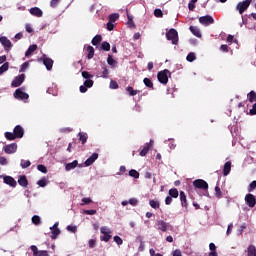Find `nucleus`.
Masks as SVG:
<instances>
[{
    "label": "nucleus",
    "mask_w": 256,
    "mask_h": 256,
    "mask_svg": "<svg viewBox=\"0 0 256 256\" xmlns=\"http://www.w3.org/2000/svg\"><path fill=\"white\" fill-rule=\"evenodd\" d=\"M166 38L168 41H172V45H177L179 41V34L177 33V30L172 28L166 33Z\"/></svg>",
    "instance_id": "f257e3e1"
},
{
    "label": "nucleus",
    "mask_w": 256,
    "mask_h": 256,
    "mask_svg": "<svg viewBox=\"0 0 256 256\" xmlns=\"http://www.w3.org/2000/svg\"><path fill=\"white\" fill-rule=\"evenodd\" d=\"M251 1L253 0H245L243 2H239L236 6V11H239L240 15H243L247 9H249V5H251Z\"/></svg>",
    "instance_id": "f03ea898"
},
{
    "label": "nucleus",
    "mask_w": 256,
    "mask_h": 256,
    "mask_svg": "<svg viewBox=\"0 0 256 256\" xmlns=\"http://www.w3.org/2000/svg\"><path fill=\"white\" fill-rule=\"evenodd\" d=\"M100 232L102 233V237H100L101 241H105L107 243L111 239V229H109L107 226H103L100 228Z\"/></svg>",
    "instance_id": "7ed1b4c3"
},
{
    "label": "nucleus",
    "mask_w": 256,
    "mask_h": 256,
    "mask_svg": "<svg viewBox=\"0 0 256 256\" xmlns=\"http://www.w3.org/2000/svg\"><path fill=\"white\" fill-rule=\"evenodd\" d=\"M158 81L162 83V85H167V83H169V70L159 72Z\"/></svg>",
    "instance_id": "20e7f679"
},
{
    "label": "nucleus",
    "mask_w": 256,
    "mask_h": 256,
    "mask_svg": "<svg viewBox=\"0 0 256 256\" xmlns=\"http://www.w3.org/2000/svg\"><path fill=\"white\" fill-rule=\"evenodd\" d=\"M199 23L207 27L209 25H213V23H215V20L211 17V15H206V16H201L199 18Z\"/></svg>",
    "instance_id": "39448f33"
},
{
    "label": "nucleus",
    "mask_w": 256,
    "mask_h": 256,
    "mask_svg": "<svg viewBox=\"0 0 256 256\" xmlns=\"http://www.w3.org/2000/svg\"><path fill=\"white\" fill-rule=\"evenodd\" d=\"M156 225L158 227V231H163L164 233L171 229V225L163 220H157Z\"/></svg>",
    "instance_id": "423d86ee"
},
{
    "label": "nucleus",
    "mask_w": 256,
    "mask_h": 256,
    "mask_svg": "<svg viewBox=\"0 0 256 256\" xmlns=\"http://www.w3.org/2000/svg\"><path fill=\"white\" fill-rule=\"evenodd\" d=\"M194 187H196V189H204L207 190L209 189V184H207V182L203 179H197L193 182Z\"/></svg>",
    "instance_id": "0eeeda50"
},
{
    "label": "nucleus",
    "mask_w": 256,
    "mask_h": 256,
    "mask_svg": "<svg viewBox=\"0 0 256 256\" xmlns=\"http://www.w3.org/2000/svg\"><path fill=\"white\" fill-rule=\"evenodd\" d=\"M0 43H1V45H3L5 51H9V49H11L13 47L11 40H9L5 36L0 37Z\"/></svg>",
    "instance_id": "6e6552de"
},
{
    "label": "nucleus",
    "mask_w": 256,
    "mask_h": 256,
    "mask_svg": "<svg viewBox=\"0 0 256 256\" xmlns=\"http://www.w3.org/2000/svg\"><path fill=\"white\" fill-rule=\"evenodd\" d=\"M244 200H245V203L248 205V207H251V208L255 207L256 199L253 194H247Z\"/></svg>",
    "instance_id": "1a4fd4ad"
},
{
    "label": "nucleus",
    "mask_w": 256,
    "mask_h": 256,
    "mask_svg": "<svg viewBox=\"0 0 256 256\" xmlns=\"http://www.w3.org/2000/svg\"><path fill=\"white\" fill-rule=\"evenodd\" d=\"M40 59L41 61H43V64L45 65L47 71H51V69H53V60L51 58H48L44 55Z\"/></svg>",
    "instance_id": "9d476101"
},
{
    "label": "nucleus",
    "mask_w": 256,
    "mask_h": 256,
    "mask_svg": "<svg viewBox=\"0 0 256 256\" xmlns=\"http://www.w3.org/2000/svg\"><path fill=\"white\" fill-rule=\"evenodd\" d=\"M99 159V154L93 153L85 162L84 165L85 167H89L95 163Z\"/></svg>",
    "instance_id": "9b49d317"
},
{
    "label": "nucleus",
    "mask_w": 256,
    "mask_h": 256,
    "mask_svg": "<svg viewBox=\"0 0 256 256\" xmlns=\"http://www.w3.org/2000/svg\"><path fill=\"white\" fill-rule=\"evenodd\" d=\"M23 81H25V74H21L20 76L16 77L12 83L11 86L12 87H19L21 86V84L23 83Z\"/></svg>",
    "instance_id": "f8f14e48"
},
{
    "label": "nucleus",
    "mask_w": 256,
    "mask_h": 256,
    "mask_svg": "<svg viewBox=\"0 0 256 256\" xmlns=\"http://www.w3.org/2000/svg\"><path fill=\"white\" fill-rule=\"evenodd\" d=\"M15 99H29V94L23 92L21 88L17 89L14 93Z\"/></svg>",
    "instance_id": "ddd939ff"
},
{
    "label": "nucleus",
    "mask_w": 256,
    "mask_h": 256,
    "mask_svg": "<svg viewBox=\"0 0 256 256\" xmlns=\"http://www.w3.org/2000/svg\"><path fill=\"white\" fill-rule=\"evenodd\" d=\"M3 151L7 153L8 155H11L12 153H15L17 151V144H9L4 146Z\"/></svg>",
    "instance_id": "4468645a"
},
{
    "label": "nucleus",
    "mask_w": 256,
    "mask_h": 256,
    "mask_svg": "<svg viewBox=\"0 0 256 256\" xmlns=\"http://www.w3.org/2000/svg\"><path fill=\"white\" fill-rule=\"evenodd\" d=\"M34 17H43V11L38 7H33L29 10Z\"/></svg>",
    "instance_id": "2eb2a0df"
},
{
    "label": "nucleus",
    "mask_w": 256,
    "mask_h": 256,
    "mask_svg": "<svg viewBox=\"0 0 256 256\" xmlns=\"http://www.w3.org/2000/svg\"><path fill=\"white\" fill-rule=\"evenodd\" d=\"M4 183H6V185H10V187H16L17 186V181H15V179L11 176H5L4 177Z\"/></svg>",
    "instance_id": "dca6fc26"
},
{
    "label": "nucleus",
    "mask_w": 256,
    "mask_h": 256,
    "mask_svg": "<svg viewBox=\"0 0 256 256\" xmlns=\"http://www.w3.org/2000/svg\"><path fill=\"white\" fill-rule=\"evenodd\" d=\"M14 135L18 139H21V137H23V135H24L23 127H21L20 125L16 126L14 128Z\"/></svg>",
    "instance_id": "f3484780"
},
{
    "label": "nucleus",
    "mask_w": 256,
    "mask_h": 256,
    "mask_svg": "<svg viewBox=\"0 0 256 256\" xmlns=\"http://www.w3.org/2000/svg\"><path fill=\"white\" fill-rule=\"evenodd\" d=\"M231 173V162L228 161L224 164V169H223V175L224 177H227Z\"/></svg>",
    "instance_id": "a211bd4d"
},
{
    "label": "nucleus",
    "mask_w": 256,
    "mask_h": 256,
    "mask_svg": "<svg viewBox=\"0 0 256 256\" xmlns=\"http://www.w3.org/2000/svg\"><path fill=\"white\" fill-rule=\"evenodd\" d=\"M152 143H153V140H150V144H146L144 146V148L140 152L141 157H145V155H147V153H149V149H150Z\"/></svg>",
    "instance_id": "6ab92c4d"
},
{
    "label": "nucleus",
    "mask_w": 256,
    "mask_h": 256,
    "mask_svg": "<svg viewBox=\"0 0 256 256\" xmlns=\"http://www.w3.org/2000/svg\"><path fill=\"white\" fill-rule=\"evenodd\" d=\"M79 165V162L77 160H74L71 163L66 164L65 169L66 171H72V169H75Z\"/></svg>",
    "instance_id": "aec40b11"
},
{
    "label": "nucleus",
    "mask_w": 256,
    "mask_h": 256,
    "mask_svg": "<svg viewBox=\"0 0 256 256\" xmlns=\"http://www.w3.org/2000/svg\"><path fill=\"white\" fill-rule=\"evenodd\" d=\"M34 51H37V45H35V44L31 45L28 48V50L25 53V57H30V55H32Z\"/></svg>",
    "instance_id": "412c9836"
},
{
    "label": "nucleus",
    "mask_w": 256,
    "mask_h": 256,
    "mask_svg": "<svg viewBox=\"0 0 256 256\" xmlns=\"http://www.w3.org/2000/svg\"><path fill=\"white\" fill-rule=\"evenodd\" d=\"M190 31L195 37H201V31L196 26H190Z\"/></svg>",
    "instance_id": "4be33fe9"
},
{
    "label": "nucleus",
    "mask_w": 256,
    "mask_h": 256,
    "mask_svg": "<svg viewBox=\"0 0 256 256\" xmlns=\"http://www.w3.org/2000/svg\"><path fill=\"white\" fill-rule=\"evenodd\" d=\"M180 201L182 207H187V196L185 195V192H180Z\"/></svg>",
    "instance_id": "5701e85b"
},
{
    "label": "nucleus",
    "mask_w": 256,
    "mask_h": 256,
    "mask_svg": "<svg viewBox=\"0 0 256 256\" xmlns=\"http://www.w3.org/2000/svg\"><path fill=\"white\" fill-rule=\"evenodd\" d=\"M18 183H19V185H21V187H27V185H28L27 177L20 176V178L18 179Z\"/></svg>",
    "instance_id": "b1692460"
},
{
    "label": "nucleus",
    "mask_w": 256,
    "mask_h": 256,
    "mask_svg": "<svg viewBox=\"0 0 256 256\" xmlns=\"http://www.w3.org/2000/svg\"><path fill=\"white\" fill-rule=\"evenodd\" d=\"M248 256H256V248L253 245H250L247 250Z\"/></svg>",
    "instance_id": "393cba45"
},
{
    "label": "nucleus",
    "mask_w": 256,
    "mask_h": 256,
    "mask_svg": "<svg viewBox=\"0 0 256 256\" xmlns=\"http://www.w3.org/2000/svg\"><path fill=\"white\" fill-rule=\"evenodd\" d=\"M169 195L170 197L177 199V197H179V191L176 188H172L169 190Z\"/></svg>",
    "instance_id": "a878e982"
},
{
    "label": "nucleus",
    "mask_w": 256,
    "mask_h": 256,
    "mask_svg": "<svg viewBox=\"0 0 256 256\" xmlns=\"http://www.w3.org/2000/svg\"><path fill=\"white\" fill-rule=\"evenodd\" d=\"M149 205L152 207V209H159L160 207V203L157 200H150Z\"/></svg>",
    "instance_id": "bb28decb"
},
{
    "label": "nucleus",
    "mask_w": 256,
    "mask_h": 256,
    "mask_svg": "<svg viewBox=\"0 0 256 256\" xmlns=\"http://www.w3.org/2000/svg\"><path fill=\"white\" fill-rule=\"evenodd\" d=\"M126 91L129 93V95H131V97H135V95H137L139 93V91L134 90L133 87L128 86L126 88Z\"/></svg>",
    "instance_id": "cd10ccee"
},
{
    "label": "nucleus",
    "mask_w": 256,
    "mask_h": 256,
    "mask_svg": "<svg viewBox=\"0 0 256 256\" xmlns=\"http://www.w3.org/2000/svg\"><path fill=\"white\" fill-rule=\"evenodd\" d=\"M87 51H88V59H93V56L95 55V49L92 46H88Z\"/></svg>",
    "instance_id": "c85d7f7f"
},
{
    "label": "nucleus",
    "mask_w": 256,
    "mask_h": 256,
    "mask_svg": "<svg viewBox=\"0 0 256 256\" xmlns=\"http://www.w3.org/2000/svg\"><path fill=\"white\" fill-rule=\"evenodd\" d=\"M79 140L81 141V143L84 145V143H87V134L80 132L78 134Z\"/></svg>",
    "instance_id": "c756f323"
},
{
    "label": "nucleus",
    "mask_w": 256,
    "mask_h": 256,
    "mask_svg": "<svg viewBox=\"0 0 256 256\" xmlns=\"http://www.w3.org/2000/svg\"><path fill=\"white\" fill-rule=\"evenodd\" d=\"M9 70V62H5L1 67H0V75H3L6 71Z\"/></svg>",
    "instance_id": "7c9ffc66"
},
{
    "label": "nucleus",
    "mask_w": 256,
    "mask_h": 256,
    "mask_svg": "<svg viewBox=\"0 0 256 256\" xmlns=\"http://www.w3.org/2000/svg\"><path fill=\"white\" fill-rule=\"evenodd\" d=\"M20 165H21L22 169H27V167H31V161L21 160Z\"/></svg>",
    "instance_id": "2f4dec72"
},
{
    "label": "nucleus",
    "mask_w": 256,
    "mask_h": 256,
    "mask_svg": "<svg viewBox=\"0 0 256 256\" xmlns=\"http://www.w3.org/2000/svg\"><path fill=\"white\" fill-rule=\"evenodd\" d=\"M5 137L6 139H8V141H13V139H16L17 137L15 136V133H11V132H6L5 133Z\"/></svg>",
    "instance_id": "473e14b6"
},
{
    "label": "nucleus",
    "mask_w": 256,
    "mask_h": 256,
    "mask_svg": "<svg viewBox=\"0 0 256 256\" xmlns=\"http://www.w3.org/2000/svg\"><path fill=\"white\" fill-rule=\"evenodd\" d=\"M248 97H249L250 103H254V101H256V93H255V91H251V92L248 94Z\"/></svg>",
    "instance_id": "72a5a7b5"
},
{
    "label": "nucleus",
    "mask_w": 256,
    "mask_h": 256,
    "mask_svg": "<svg viewBox=\"0 0 256 256\" xmlns=\"http://www.w3.org/2000/svg\"><path fill=\"white\" fill-rule=\"evenodd\" d=\"M119 19V14L118 13H114V14H111L109 16V21L112 22V23H115V21H117Z\"/></svg>",
    "instance_id": "f704fd0d"
},
{
    "label": "nucleus",
    "mask_w": 256,
    "mask_h": 256,
    "mask_svg": "<svg viewBox=\"0 0 256 256\" xmlns=\"http://www.w3.org/2000/svg\"><path fill=\"white\" fill-rule=\"evenodd\" d=\"M129 175L130 177H134V179H139V172H137L135 169L130 170Z\"/></svg>",
    "instance_id": "c9c22d12"
},
{
    "label": "nucleus",
    "mask_w": 256,
    "mask_h": 256,
    "mask_svg": "<svg viewBox=\"0 0 256 256\" xmlns=\"http://www.w3.org/2000/svg\"><path fill=\"white\" fill-rule=\"evenodd\" d=\"M102 40L101 35H96L93 39H92V45H99V42Z\"/></svg>",
    "instance_id": "e433bc0d"
},
{
    "label": "nucleus",
    "mask_w": 256,
    "mask_h": 256,
    "mask_svg": "<svg viewBox=\"0 0 256 256\" xmlns=\"http://www.w3.org/2000/svg\"><path fill=\"white\" fill-rule=\"evenodd\" d=\"M187 61H189V63H193V61H195L196 57H195V53L191 52L187 55L186 57Z\"/></svg>",
    "instance_id": "4c0bfd02"
},
{
    "label": "nucleus",
    "mask_w": 256,
    "mask_h": 256,
    "mask_svg": "<svg viewBox=\"0 0 256 256\" xmlns=\"http://www.w3.org/2000/svg\"><path fill=\"white\" fill-rule=\"evenodd\" d=\"M143 82H144V85H146V87H149V88L153 87V82L151 81V79L144 78Z\"/></svg>",
    "instance_id": "58836bf2"
},
{
    "label": "nucleus",
    "mask_w": 256,
    "mask_h": 256,
    "mask_svg": "<svg viewBox=\"0 0 256 256\" xmlns=\"http://www.w3.org/2000/svg\"><path fill=\"white\" fill-rule=\"evenodd\" d=\"M32 223H34V225H39L41 223V218L37 215L33 216Z\"/></svg>",
    "instance_id": "ea45409f"
},
{
    "label": "nucleus",
    "mask_w": 256,
    "mask_h": 256,
    "mask_svg": "<svg viewBox=\"0 0 256 256\" xmlns=\"http://www.w3.org/2000/svg\"><path fill=\"white\" fill-rule=\"evenodd\" d=\"M101 47L104 51H110L111 49V45L108 42H103Z\"/></svg>",
    "instance_id": "a19ab883"
},
{
    "label": "nucleus",
    "mask_w": 256,
    "mask_h": 256,
    "mask_svg": "<svg viewBox=\"0 0 256 256\" xmlns=\"http://www.w3.org/2000/svg\"><path fill=\"white\" fill-rule=\"evenodd\" d=\"M52 230V239H55V237H57V235H59L61 233V231L59 230V228H54V229H50Z\"/></svg>",
    "instance_id": "79ce46f5"
},
{
    "label": "nucleus",
    "mask_w": 256,
    "mask_h": 256,
    "mask_svg": "<svg viewBox=\"0 0 256 256\" xmlns=\"http://www.w3.org/2000/svg\"><path fill=\"white\" fill-rule=\"evenodd\" d=\"M37 169L41 173H47V167H45V165L40 164V165L37 166Z\"/></svg>",
    "instance_id": "37998d69"
},
{
    "label": "nucleus",
    "mask_w": 256,
    "mask_h": 256,
    "mask_svg": "<svg viewBox=\"0 0 256 256\" xmlns=\"http://www.w3.org/2000/svg\"><path fill=\"white\" fill-rule=\"evenodd\" d=\"M37 185H39V187H47V180L41 179L37 182Z\"/></svg>",
    "instance_id": "c03bdc74"
},
{
    "label": "nucleus",
    "mask_w": 256,
    "mask_h": 256,
    "mask_svg": "<svg viewBox=\"0 0 256 256\" xmlns=\"http://www.w3.org/2000/svg\"><path fill=\"white\" fill-rule=\"evenodd\" d=\"M28 67H29V63H28V62H24V63L21 65V67H20V72H25V71H27Z\"/></svg>",
    "instance_id": "a18cd8bd"
},
{
    "label": "nucleus",
    "mask_w": 256,
    "mask_h": 256,
    "mask_svg": "<svg viewBox=\"0 0 256 256\" xmlns=\"http://www.w3.org/2000/svg\"><path fill=\"white\" fill-rule=\"evenodd\" d=\"M31 251L33 252L34 256L39 255V249L37 248V246H35V245L31 246Z\"/></svg>",
    "instance_id": "49530a36"
},
{
    "label": "nucleus",
    "mask_w": 256,
    "mask_h": 256,
    "mask_svg": "<svg viewBox=\"0 0 256 256\" xmlns=\"http://www.w3.org/2000/svg\"><path fill=\"white\" fill-rule=\"evenodd\" d=\"M114 241L117 243V245H123V239L119 236H114Z\"/></svg>",
    "instance_id": "de8ad7c7"
},
{
    "label": "nucleus",
    "mask_w": 256,
    "mask_h": 256,
    "mask_svg": "<svg viewBox=\"0 0 256 256\" xmlns=\"http://www.w3.org/2000/svg\"><path fill=\"white\" fill-rule=\"evenodd\" d=\"M107 63H108V65H111L113 67V65H115V63H117V62L113 59V57L108 56Z\"/></svg>",
    "instance_id": "09e8293b"
},
{
    "label": "nucleus",
    "mask_w": 256,
    "mask_h": 256,
    "mask_svg": "<svg viewBox=\"0 0 256 256\" xmlns=\"http://www.w3.org/2000/svg\"><path fill=\"white\" fill-rule=\"evenodd\" d=\"M155 17H163V11L161 9L154 10Z\"/></svg>",
    "instance_id": "8fccbe9b"
},
{
    "label": "nucleus",
    "mask_w": 256,
    "mask_h": 256,
    "mask_svg": "<svg viewBox=\"0 0 256 256\" xmlns=\"http://www.w3.org/2000/svg\"><path fill=\"white\" fill-rule=\"evenodd\" d=\"M255 188H256V181L254 180L249 185V189H248L249 193H251V191H253V189Z\"/></svg>",
    "instance_id": "3c124183"
},
{
    "label": "nucleus",
    "mask_w": 256,
    "mask_h": 256,
    "mask_svg": "<svg viewBox=\"0 0 256 256\" xmlns=\"http://www.w3.org/2000/svg\"><path fill=\"white\" fill-rule=\"evenodd\" d=\"M84 85H85L86 87H88V88L93 87V80H91V79L86 80V81L84 82Z\"/></svg>",
    "instance_id": "603ef678"
},
{
    "label": "nucleus",
    "mask_w": 256,
    "mask_h": 256,
    "mask_svg": "<svg viewBox=\"0 0 256 256\" xmlns=\"http://www.w3.org/2000/svg\"><path fill=\"white\" fill-rule=\"evenodd\" d=\"M119 84H117L115 81L111 80L110 82V89H118Z\"/></svg>",
    "instance_id": "864d4df0"
},
{
    "label": "nucleus",
    "mask_w": 256,
    "mask_h": 256,
    "mask_svg": "<svg viewBox=\"0 0 256 256\" xmlns=\"http://www.w3.org/2000/svg\"><path fill=\"white\" fill-rule=\"evenodd\" d=\"M85 215H96L97 210H84Z\"/></svg>",
    "instance_id": "5fc2aeb1"
},
{
    "label": "nucleus",
    "mask_w": 256,
    "mask_h": 256,
    "mask_svg": "<svg viewBox=\"0 0 256 256\" xmlns=\"http://www.w3.org/2000/svg\"><path fill=\"white\" fill-rule=\"evenodd\" d=\"M67 231H70V233H75L77 231V226H67Z\"/></svg>",
    "instance_id": "6e6d98bb"
},
{
    "label": "nucleus",
    "mask_w": 256,
    "mask_h": 256,
    "mask_svg": "<svg viewBox=\"0 0 256 256\" xmlns=\"http://www.w3.org/2000/svg\"><path fill=\"white\" fill-rule=\"evenodd\" d=\"M114 28H115V24H113V22L109 21V22L107 23V29H108L109 31H113Z\"/></svg>",
    "instance_id": "4d7b16f0"
},
{
    "label": "nucleus",
    "mask_w": 256,
    "mask_h": 256,
    "mask_svg": "<svg viewBox=\"0 0 256 256\" xmlns=\"http://www.w3.org/2000/svg\"><path fill=\"white\" fill-rule=\"evenodd\" d=\"M38 256H49V252L47 250H40Z\"/></svg>",
    "instance_id": "13d9d810"
},
{
    "label": "nucleus",
    "mask_w": 256,
    "mask_h": 256,
    "mask_svg": "<svg viewBox=\"0 0 256 256\" xmlns=\"http://www.w3.org/2000/svg\"><path fill=\"white\" fill-rule=\"evenodd\" d=\"M107 75H109V70L107 68H103L102 77H104V79H107Z\"/></svg>",
    "instance_id": "bf43d9fd"
},
{
    "label": "nucleus",
    "mask_w": 256,
    "mask_h": 256,
    "mask_svg": "<svg viewBox=\"0 0 256 256\" xmlns=\"http://www.w3.org/2000/svg\"><path fill=\"white\" fill-rule=\"evenodd\" d=\"M88 243H89L90 249H93L95 247L96 241H95V239H90Z\"/></svg>",
    "instance_id": "052dcab7"
},
{
    "label": "nucleus",
    "mask_w": 256,
    "mask_h": 256,
    "mask_svg": "<svg viewBox=\"0 0 256 256\" xmlns=\"http://www.w3.org/2000/svg\"><path fill=\"white\" fill-rule=\"evenodd\" d=\"M82 77H83L84 79H89V78H91V75L89 74V72L84 71V72H82Z\"/></svg>",
    "instance_id": "680f3d73"
},
{
    "label": "nucleus",
    "mask_w": 256,
    "mask_h": 256,
    "mask_svg": "<svg viewBox=\"0 0 256 256\" xmlns=\"http://www.w3.org/2000/svg\"><path fill=\"white\" fill-rule=\"evenodd\" d=\"M128 203L130 204V205H137V203H138V201H137V199H135V198H131L129 201H128Z\"/></svg>",
    "instance_id": "e2e57ef3"
},
{
    "label": "nucleus",
    "mask_w": 256,
    "mask_h": 256,
    "mask_svg": "<svg viewBox=\"0 0 256 256\" xmlns=\"http://www.w3.org/2000/svg\"><path fill=\"white\" fill-rule=\"evenodd\" d=\"M0 165H7V158L0 156Z\"/></svg>",
    "instance_id": "0e129e2a"
},
{
    "label": "nucleus",
    "mask_w": 256,
    "mask_h": 256,
    "mask_svg": "<svg viewBox=\"0 0 256 256\" xmlns=\"http://www.w3.org/2000/svg\"><path fill=\"white\" fill-rule=\"evenodd\" d=\"M59 1L60 0H51L50 2L51 7H56L57 5H59Z\"/></svg>",
    "instance_id": "69168bd1"
},
{
    "label": "nucleus",
    "mask_w": 256,
    "mask_h": 256,
    "mask_svg": "<svg viewBox=\"0 0 256 256\" xmlns=\"http://www.w3.org/2000/svg\"><path fill=\"white\" fill-rule=\"evenodd\" d=\"M250 115H256V103L253 105L252 109L250 110Z\"/></svg>",
    "instance_id": "338daca9"
},
{
    "label": "nucleus",
    "mask_w": 256,
    "mask_h": 256,
    "mask_svg": "<svg viewBox=\"0 0 256 256\" xmlns=\"http://www.w3.org/2000/svg\"><path fill=\"white\" fill-rule=\"evenodd\" d=\"M173 256H183V255L181 254V250L176 249V250H174V252H173Z\"/></svg>",
    "instance_id": "774afa93"
}]
</instances>
